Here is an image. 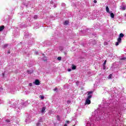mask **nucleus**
I'll return each mask as SVG.
<instances>
[{
  "mask_svg": "<svg viewBox=\"0 0 126 126\" xmlns=\"http://www.w3.org/2000/svg\"><path fill=\"white\" fill-rule=\"evenodd\" d=\"M12 119H11L10 120H8V119H7L5 120V122H6L7 123H10V124H11L12 123Z\"/></svg>",
  "mask_w": 126,
  "mask_h": 126,
  "instance_id": "ddd939ff",
  "label": "nucleus"
},
{
  "mask_svg": "<svg viewBox=\"0 0 126 126\" xmlns=\"http://www.w3.org/2000/svg\"><path fill=\"white\" fill-rule=\"evenodd\" d=\"M70 103V100H67V103L69 104Z\"/></svg>",
  "mask_w": 126,
  "mask_h": 126,
  "instance_id": "cd10ccee",
  "label": "nucleus"
},
{
  "mask_svg": "<svg viewBox=\"0 0 126 126\" xmlns=\"http://www.w3.org/2000/svg\"><path fill=\"white\" fill-rule=\"evenodd\" d=\"M102 115H106V111H103V112L102 113Z\"/></svg>",
  "mask_w": 126,
  "mask_h": 126,
  "instance_id": "bb28decb",
  "label": "nucleus"
},
{
  "mask_svg": "<svg viewBox=\"0 0 126 126\" xmlns=\"http://www.w3.org/2000/svg\"><path fill=\"white\" fill-rule=\"evenodd\" d=\"M94 3H97V0H94Z\"/></svg>",
  "mask_w": 126,
  "mask_h": 126,
  "instance_id": "c756f323",
  "label": "nucleus"
},
{
  "mask_svg": "<svg viewBox=\"0 0 126 126\" xmlns=\"http://www.w3.org/2000/svg\"><path fill=\"white\" fill-rule=\"evenodd\" d=\"M57 60H58V61H61L62 60V57H58Z\"/></svg>",
  "mask_w": 126,
  "mask_h": 126,
  "instance_id": "5701e85b",
  "label": "nucleus"
},
{
  "mask_svg": "<svg viewBox=\"0 0 126 126\" xmlns=\"http://www.w3.org/2000/svg\"><path fill=\"white\" fill-rule=\"evenodd\" d=\"M86 126H95V125H94V123H93V122L91 121V122H88L87 123Z\"/></svg>",
  "mask_w": 126,
  "mask_h": 126,
  "instance_id": "423d86ee",
  "label": "nucleus"
},
{
  "mask_svg": "<svg viewBox=\"0 0 126 126\" xmlns=\"http://www.w3.org/2000/svg\"><path fill=\"white\" fill-rule=\"evenodd\" d=\"M0 126H1V125H0Z\"/></svg>",
  "mask_w": 126,
  "mask_h": 126,
  "instance_id": "c03bdc74",
  "label": "nucleus"
},
{
  "mask_svg": "<svg viewBox=\"0 0 126 126\" xmlns=\"http://www.w3.org/2000/svg\"><path fill=\"white\" fill-rule=\"evenodd\" d=\"M68 71H71V69H68Z\"/></svg>",
  "mask_w": 126,
  "mask_h": 126,
  "instance_id": "473e14b6",
  "label": "nucleus"
},
{
  "mask_svg": "<svg viewBox=\"0 0 126 126\" xmlns=\"http://www.w3.org/2000/svg\"><path fill=\"white\" fill-rule=\"evenodd\" d=\"M125 16H126V15H125Z\"/></svg>",
  "mask_w": 126,
  "mask_h": 126,
  "instance_id": "37998d69",
  "label": "nucleus"
},
{
  "mask_svg": "<svg viewBox=\"0 0 126 126\" xmlns=\"http://www.w3.org/2000/svg\"><path fill=\"white\" fill-rule=\"evenodd\" d=\"M45 111H46V107H43L41 108V110H40V112L42 114L45 113Z\"/></svg>",
  "mask_w": 126,
  "mask_h": 126,
  "instance_id": "1a4fd4ad",
  "label": "nucleus"
},
{
  "mask_svg": "<svg viewBox=\"0 0 126 126\" xmlns=\"http://www.w3.org/2000/svg\"><path fill=\"white\" fill-rule=\"evenodd\" d=\"M93 116L94 117L95 121H100V120H102L100 116L98 115V110H95L94 113H93Z\"/></svg>",
  "mask_w": 126,
  "mask_h": 126,
  "instance_id": "f03ea898",
  "label": "nucleus"
},
{
  "mask_svg": "<svg viewBox=\"0 0 126 126\" xmlns=\"http://www.w3.org/2000/svg\"><path fill=\"white\" fill-rule=\"evenodd\" d=\"M106 63H107V61H105L104 63H103V66L106 64Z\"/></svg>",
  "mask_w": 126,
  "mask_h": 126,
  "instance_id": "a878e982",
  "label": "nucleus"
},
{
  "mask_svg": "<svg viewBox=\"0 0 126 126\" xmlns=\"http://www.w3.org/2000/svg\"><path fill=\"white\" fill-rule=\"evenodd\" d=\"M109 110H110L112 114H115L116 116H118V115L122 113V109H121V107L118 104H111L110 106Z\"/></svg>",
  "mask_w": 126,
  "mask_h": 126,
  "instance_id": "f257e3e1",
  "label": "nucleus"
},
{
  "mask_svg": "<svg viewBox=\"0 0 126 126\" xmlns=\"http://www.w3.org/2000/svg\"><path fill=\"white\" fill-rule=\"evenodd\" d=\"M29 85H30V86H32V83H30Z\"/></svg>",
  "mask_w": 126,
  "mask_h": 126,
  "instance_id": "72a5a7b5",
  "label": "nucleus"
},
{
  "mask_svg": "<svg viewBox=\"0 0 126 126\" xmlns=\"http://www.w3.org/2000/svg\"><path fill=\"white\" fill-rule=\"evenodd\" d=\"M42 60H43V61H47V57H43V58H42Z\"/></svg>",
  "mask_w": 126,
  "mask_h": 126,
  "instance_id": "4be33fe9",
  "label": "nucleus"
},
{
  "mask_svg": "<svg viewBox=\"0 0 126 126\" xmlns=\"http://www.w3.org/2000/svg\"><path fill=\"white\" fill-rule=\"evenodd\" d=\"M121 9L122 10H126V5H123V6L121 7Z\"/></svg>",
  "mask_w": 126,
  "mask_h": 126,
  "instance_id": "2eb2a0df",
  "label": "nucleus"
},
{
  "mask_svg": "<svg viewBox=\"0 0 126 126\" xmlns=\"http://www.w3.org/2000/svg\"><path fill=\"white\" fill-rule=\"evenodd\" d=\"M63 6H64L65 5V4L64 3H62Z\"/></svg>",
  "mask_w": 126,
  "mask_h": 126,
  "instance_id": "7c9ffc66",
  "label": "nucleus"
},
{
  "mask_svg": "<svg viewBox=\"0 0 126 126\" xmlns=\"http://www.w3.org/2000/svg\"><path fill=\"white\" fill-rule=\"evenodd\" d=\"M91 103L90 99H87L85 102V105H89Z\"/></svg>",
  "mask_w": 126,
  "mask_h": 126,
  "instance_id": "6e6552de",
  "label": "nucleus"
},
{
  "mask_svg": "<svg viewBox=\"0 0 126 126\" xmlns=\"http://www.w3.org/2000/svg\"><path fill=\"white\" fill-rule=\"evenodd\" d=\"M54 91H56V90H57V89H54Z\"/></svg>",
  "mask_w": 126,
  "mask_h": 126,
  "instance_id": "58836bf2",
  "label": "nucleus"
},
{
  "mask_svg": "<svg viewBox=\"0 0 126 126\" xmlns=\"http://www.w3.org/2000/svg\"><path fill=\"white\" fill-rule=\"evenodd\" d=\"M108 79H112L113 78V75L112 74H110L108 76Z\"/></svg>",
  "mask_w": 126,
  "mask_h": 126,
  "instance_id": "f3484780",
  "label": "nucleus"
},
{
  "mask_svg": "<svg viewBox=\"0 0 126 126\" xmlns=\"http://www.w3.org/2000/svg\"><path fill=\"white\" fill-rule=\"evenodd\" d=\"M8 54H10V52H8Z\"/></svg>",
  "mask_w": 126,
  "mask_h": 126,
  "instance_id": "79ce46f5",
  "label": "nucleus"
},
{
  "mask_svg": "<svg viewBox=\"0 0 126 126\" xmlns=\"http://www.w3.org/2000/svg\"><path fill=\"white\" fill-rule=\"evenodd\" d=\"M3 29H4V26H0V32H1Z\"/></svg>",
  "mask_w": 126,
  "mask_h": 126,
  "instance_id": "4468645a",
  "label": "nucleus"
},
{
  "mask_svg": "<svg viewBox=\"0 0 126 126\" xmlns=\"http://www.w3.org/2000/svg\"><path fill=\"white\" fill-rule=\"evenodd\" d=\"M54 7H57V6H56V5H54Z\"/></svg>",
  "mask_w": 126,
  "mask_h": 126,
  "instance_id": "ea45409f",
  "label": "nucleus"
},
{
  "mask_svg": "<svg viewBox=\"0 0 126 126\" xmlns=\"http://www.w3.org/2000/svg\"><path fill=\"white\" fill-rule=\"evenodd\" d=\"M33 83H34L35 85H39V84H40V81H39L38 80H35V81L33 82Z\"/></svg>",
  "mask_w": 126,
  "mask_h": 126,
  "instance_id": "9d476101",
  "label": "nucleus"
},
{
  "mask_svg": "<svg viewBox=\"0 0 126 126\" xmlns=\"http://www.w3.org/2000/svg\"><path fill=\"white\" fill-rule=\"evenodd\" d=\"M118 121H120V120L119 119H116L115 120V124H116V126H119V124H120V122H119Z\"/></svg>",
  "mask_w": 126,
  "mask_h": 126,
  "instance_id": "f8f14e48",
  "label": "nucleus"
},
{
  "mask_svg": "<svg viewBox=\"0 0 126 126\" xmlns=\"http://www.w3.org/2000/svg\"><path fill=\"white\" fill-rule=\"evenodd\" d=\"M33 18H34V19H37V18H38V16H37V15H34V16H33Z\"/></svg>",
  "mask_w": 126,
  "mask_h": 126,
  "instance_id": "412c9836",
  "label": "nucleus"
},
{
  "mask_svg": "<svg viewBox=\"0 0 126 126\" xmlns=\"http://www.w3.org/2000/svg\"><path fill=\"white\" fill-rule=\"evenodd\" d=\"M57 118L58 121H61V117H60V116L57 115Z\"/></svg>",
  "mask_w": 126,
  "mask_h": 126,
  "instance_id": "aec40b11",
  "label": "nucleus"
},
{
  "mask_svg": "<svg viewBox=\"0 0 126 126\" xmlns=\"http://www.w3.org/2000/svg\"><path fill=\"white\" fill-rule=\"evenodd\" d=\"M2 75H3V76H4V73H2Z\"/></svg>",
  "mask_w": 126,
  "mask_h": 126,
  "instance_id": "e433bc0d",
  "label": "nucleus"
},
{
  "mask_svg": "<svg viewBox=\"0 0 126 126\" xmlns=\"http://www.w3.org/2000/svg\"><path fill=\"white\" fill-rule=\"evenodd\" d=\"M40 98L41 99V100H43V99H44V96L40 95Z\"/></svg>",
  "mask_w": 126,
  "mask_h": 126,
  "instance_id": "b1692460",
  "label": "nucleus"
},
{
  "mask_svg": "<svg viewBox=\"0 0 126 126\" xmlns=\"http://www.w3.org/2000/svg\"><path fill=\"white\" fill-rule=\"evenodd\" d=\"M76 69V66L74 65H72V69Z\"/></svg>",
  "mask_w": 126,
  "mask_h": 126,
  "instance_id": "a211bd4d",
  "label": "nucleus"
},
{
  "mask_svg": "<svg viewBox=\"0 0 126 126\" xmlns=\"http://www.w3.org/2000/svg\"><path fill=\"white\" fill-rule=\"evenodd\" d=\"M73 126H75V125Z\"/></svg>",
  "mask_w": 126,
  "mask_h": 126,
  "instance_id": "a18cd8bd",
  "label": "nucleus"
},
{
  "mask_svg": "<svg viewBox=\"0 0 126 126\" xmlns=\"http://www.w3.org/2000/svg\"><path fill=\"white\" fill-rule=\"evenodd\" d=\"M70 123V122H69V121H66V123L67 124H69Z\"/></svg>",
  "mask_w": 126,
  "mask_h": 126,
  "instance_id": "2f4dec72",
  "label": "nucleus"
},
{
  "mask_svg": "<svg viewBox=\"0 0 126 126\" xmlns=\"http://www.w3.org/2000/svg\"><path fill=\"white\" fill-rule=\"evenodd\" d=\"M125 35L124 33H120L119 34V37L117 39V42L116 43V46H119L120 43H122V38H123Z\"/></svg>",
  "mask_w": 126,
  "mask_h": 126,
  "instance_id": "7ed1b4c3",
  "label": "nucleus"
},
{
  "mask_svg": "<svg viewBox=\"0 0 126 126\" xmlns=\"http://www.w3.org/2000/svg\"><path fill=\"white\" fill-rule=\"evenodd\" d=\"M88 96L87 97V99H88L89 100H90L91 98L92 97V95L91 94H92L93 93V92H88Z\"/></svg>",
  "mask_w": 126,
  "mask_h": 126,
  "instance_id": "39448f33",
  "label": "nucleus"
},
{
  "mask_svg": "<svg viewBox=\"0 0 126 126\" xmlns=\"http://www.w3.org/2000/svg\"><path fill=\"white\" fill-rule=\"evenodd\" d=\"M36 55L38 54V52H35Z\"/></svg>",
  "mask_w": 126,
  "mask_h": 126,
  "instance_id": "4c0bfd02",
  "label": "nucleus"
},
{
  "mask_svg": "<svg viewBox=\"0 0 126 126\" xmlns=\"http://www.w3.org/2000/svg\"><path fill=\"white\" fill-rule=\"evenodd\" d=\"M30 37H31V34H29V33H27L25 34L24 39H27V38H30Z\"/></svg>",
  "mask_w": 126,
  "mask_h": 126,
  "instance_id": "0eeeda50",
  "label": "nucleus"
},
{
  "mask_svg": "<svg viewBox=\"0 0 126 126\" xmlns=\"http://www.w3.org/2000/svg\"><path fill=\"white\" fill-rule=\"evenodd\" d=\"M111 12H110V13H109L110 14V16L111 18H114L115 17V15L114 14V13Z\"/></svg>",
  "mask_w": 126,
  "mask_h": 126,
  "instance_id": "dca6fc26",
  "label": "nucleus"
},
{
  "mask_svg": "<svg viewBox=\"0 0 126 126\" xmlns=\"http://www.w3.org/2000/svg\"><path fill=\"white\" fill-rule=\"evenodd\" d=\"M106 11L107 13H111V12H110V9L109 8V7H108V6L106 7Z\"/></svg>",
  "mask_w": 126,
  "mask_h": 126,
  "instance_id": "9b49d317",
  "label": "nucleus"
},
{
  "mask_svg": "<svg viewBox=\"0 0 126 126\" xmlns=\"http://www.w3.org/2000/svg\"><path fill=\"white\" fill-rule=\"evenodd\" d=\"M38 28L37 27H34L33 29H37Z\"/></svg>",
  "mask_w": 126,
  "mask_h": 126,
  "instance_id": "f704fd0d",
  "label": "nucleus"
},
{
  "mask_svg": "<svg viewBox=\"0 0 126 126\" xmlns=\"http://www.w3.org/2000/svg\"><path fill=\"white\" fill-rule=\"evenodd\" d=\"M67 24H68V21H65L64 25H67Z\"/></svg>",
  "mask_w": 126,
  "mask_h": 126,
  "instance_id": "6ab92c4d",
  "label": "nucleus"
},
{
  "mask_svg": "<svg viewBox=\"0 0 126 126\" xmlns=\"http://www.w3.org/2000/svg\"><path fill=\"white\" fill-rule=\"evenodd\" d=\"M121 60H123V61H125V60H126V58H122L121 59Z\"/></svg>",
  "mask_w": 126,
  "mask_h": 126,
  "instance_id": "393cba45",
  "label": "nucleus"
},
{
  "mask_svg": "<svg viewBox=\"0 0 126 126\" xmlns=\"http://www.w3.org/2000/svg\"><path fill=\"white\" fill-rule=\"evenodd\" d=\"M7 47V44L4 45V48H6Z\"/></svg>",
  "mask_w": 126,
  "mask_h": 126,
  "instance_id": "c85d7f7f",
  "label": "nucleus"
},
{
  "mask_svg": "<svg viewBox=\"0 0 126 126\" xmlns=\"http://www.w3.org/2000/svg\"><path fill=\"white\" fill-rule=\"evenodd\" d=\"M43 125V118H40L38 122L36 123L37 126H41Z\"/></svg>",
  "mask_w": 126,
  "mask_h": 126,
  "instance_id": "20e7f679",
  "label": "nucleus"
},
{
  "mask_svg": "<svg viewBox=\"0 0 126 126\" xmlns=\"http://www.w3.org/2000/svg\"><path fill=\"white\" fill-rule=\"evenodd\" d=\"M64 126H67V124H64Z\"/></svg>",
  "mask_w": 126,
  "mask_h": 126,
  "instance_id": "c9c22d12",
  "label": "nucleus"
},
{
  "mask_svg": "<svg viewBox=\"0 0 126 126\" xmlns=\"http://www.w3.org/2000/svg\"><path fill=\"white\" fill-rule=\"evenodd\" d=\"M107 43H104V44L106 45Z\"/></svg>",
  "mask_w": 126,
  "mask_h": 126,
  "instance_id": "a19ab883",
  "label": "nucleus"
}]
</instances>
